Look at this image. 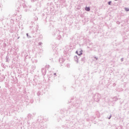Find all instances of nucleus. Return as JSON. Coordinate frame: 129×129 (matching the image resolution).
Masks as SVG:
<instances>
[{"label":"nucleus","instance_id":"f257e3e1","mask_svg":"<svg viewBox=\"0 0 129 129\" xmlns=\"http://www.w3.org/2000/svg\"><path fill=\"white\" fill-rule=\"evenodd\" d=\"M77 53L78 54V55H82V51L80 50H78L77 51Z\"/></svg>","mask_w":129,"mask_h":129},{"label":"nucleus","instance_id":"f03ea898","mask_svg":"<svg viewBox=\"0 0 129 129\" xmlns=\"http://www.w3.org/2000/svg\"><path fill=\"white\" fill-rule=\"evenodd\" d=\"M85 10H86V11H87V12H89V11H90V8H89V7H86V8H85Z\"/></svg>","mask_w":129,"mask_h":129},{"label":"nucleus","instance_id":"7ed1b4c3","mask_svg":"<svg viewBox=\"0 0 129 129\" xmlns=\"http://www.w3.org/2000/svg\"><path fill=\"white\" fill-rule=\"evenodd\" d=\"M124 10L126 12H128L129 11V8H125Z\"/></svg>","mask_w":129,"mask_h":129},{"label":"nucleus","instance_id":"20e7f679","mask_svg":"<svg viewBox=\"0 0 129 129\" xmlns=\"http://www.w3.org/2000/svg\"><path fill=\"white\" fill-rule=\"evenodd\" d=\"M111 4V1L109 2H108V5H109V6H110Z\"/></svg>","mask_w":129,"mask_h":129},{"label":"nucleus","instance_id":"39448f33","mask_svg":"<svg viewBox=\"0 0 129 129\" xmlns=\"http://www.w3.org/2000/svg\"><path fill=\"white\" fill-rule=\"evenodd\" d=\"M115 1H117V0H115Z\"/></svg>","mask_w":129,"mask_h":129}]
</instances>
